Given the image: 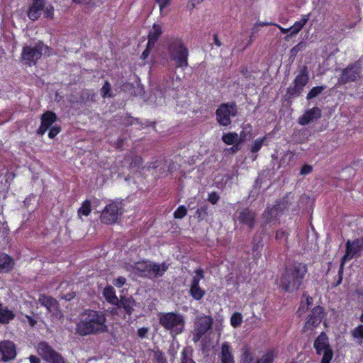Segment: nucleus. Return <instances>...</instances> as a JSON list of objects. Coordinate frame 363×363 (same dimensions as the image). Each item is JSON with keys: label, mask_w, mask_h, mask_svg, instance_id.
<instances>
[{"label": "nucleus", "mask_w": 363, "mask_h": 363, "mask_svg": "<svg viewBox=\"0 0 363 363\" xmlns=\"http://www.w3.org/2000/svg\"><path fill=\"white\" fill-rule=\"evenodd\" d=\"M252 126L250 124H245L242 126V130L238 135L239 141L242 143L252 138Z\"/></svg>", "instance_id": "obj_31"}, {"label": "nucleus", "mask_w": 363, "mask_h": 363, "mask_svg": "<svg viewBox=\"0 0 363 363\" xmlns=\"http://www.w3.org/2000/svg\"><path fill=\"white\" fill-rule=\"evenodd\" d=\"M363 250V238L355 239L353 241L348 240L346 242L345 254L342 257L340 268L338 270V280L335 286L341 284L342 281L343 269L345 263L359 254Z\"/></svg>", "instance_id": "obj_5"}, {"label": "nucleus", "mask_w": 363, "mask_h": 363, "mask_svg": "<svg viewBox=\"0 0 363 363\" xmlns=\"http://www.w3.org/2000/svg\"><path fill=\"white\" fill-rule=\"evenodd\" d=\"M167 354L170 357V362H173L177 354V347H176L174 344H171L167 350Z\"/></svg>", "instance_id": "obj_52"}, {"label": "nucleus", "mask_w": 363, "mask_h": 363, "mask_svg": "<svg viewBox=\"0 0 363 363\" xmlns=\"http://www.w3.org/2000/svg\"><path fill=\"white\" fill-rule=\"evenodd\" d=\"M289 233L283 230H279L276 233V240L281 242L282 241H286Z\"/></svg>", "instance_id": "obj_50"}, {"label": "nucleus", "mask_w": 363, "mask_h": 363, "mask_svg": "<svg viewBox=\"0 0 363 363\" xmlns=\"http://www.w3.org/2000/svg\"><path fill=\"white\" fill-rule=\"evenodd\" d=\"M61 128L60 126H53L50 128L48 136L50 138H54L60 131Z\"/></svg>", "instance_id": "obj_57"}, {"label": "nucleus", "mask_w": 363, "mask_h": 363, "mask_svg": "<svg viewBox=\"0 0 363 363\" xmlns=\"http://www.w3.org/2000/svg\"><path fill=\"white\" fill-rule=\"evenodd\" d=\"M143 165V159L140 156L133 157L130 164V168H140Z\"/></svg>", "instance_id": "obj_49"}, {"label": "nucleus", "mask_w": 363, "mask_h": 363, "mask_svg": "<svg viewBox=\"0 0 363 363\" xmlns=\"http://www.w3.org/2000/svg\"><path fill=\"white\" fill-rule=\"evenodd\" d=\"M189 294L195 300L199 301L204 296L206 291L200 287L197 279H194L191 281Z\"/></svg>", "instance_id": "obj_25"}, {"label": "nucleus", "mask_w": 363, "mask_h": 363, "mask_svg": "<svg viewBox=\"0 0 363 363\" xmlns=\"http://www.w3.org/2000/svg\"><path fill=\"white\" fill-rule=\"evenodd\" d=\"M361 64L359 61L355 62L352 65L345 68L340 77L339 83L345 84L349 82H355L361 77Z\"/></svg>", "instance_id": "obj_11"}, {"label": "nucleus", "mask_w": 363, "mask_h": 363, "mask_svg": "<svg viewBox=\"0 0 363 363\" xmlns=\"http://www.w3.org/2000/svg\"><path fill=\"white\" fill-rule=\"evenodd\" d=\"M153 359L156 363H168L164 353L160 350L153 351Z\"/></svg>", "instance_id": "obj_44"}, {"label": "nucleus", "mask_w": 363, "mask_h": 363, "mask_svg": "<svg viewBox=\"0 0 363 363\" xmlns=\"http://www.w3.org/2000/svg\"><path fill=\"white\" fill-rule=\"evenodd\" d=\"M213 322V318L209 315L197 317L195 322V329L199 330L201 333L206 334L211 329Z\"/></svg>", "instance_id": "obj_20"}, {"label": "nucleus", "mask_w": 363, "mask_h": 363, "mask_svg": "<svg viewBox=\"0 0 363 363\" xmlns=\"http://www.w3.org/2000/svg\"><path fill=\"white\" fill-rule=\"evenodd\" d=\"M276 205L281 210L279 211L281 214L290 210L294 211L296 207L294 196L291 193L277 201Z\"/></svg>", "instance_id": "obj_18"}, {"label": "nucleus", "mask_w": 363, "mask_h": 363, "mask_svg": "<svg viewBox=\"0 0 363 363\" xmlns=\"http://www.w3.org/2000/svg\"><path fill=\"white\" fill-rule=\"evenodd\" d=\"M308 272L306 264L295 262L286 267L280 278V287L286 292L293 293L302 285Z\"/></svg>", "instance_id": "obj_2"}, {"label": "nucleus", "mask_w": 363, "mask_h": 363, "mask_svg": "<svg viewBox=\"0 0 363 363\" xmlns=\"http://www.w3.org/2000/svg\"><path fill=\"white\" fill-rule=\"evenodd\" d=\"M45 1L46 0H33L30 6L43 10L45 4Z\"/></svg>", "instance_id": "obj_55"}, {"label": "nucleus", "mask_w": 363, "mask_h": 363, "mask_svg": "<svg viewBox=\"0 0 363 363\" xmlns=\"http://www.w3.org/2000/svg\"><path fill=\"white\" fill-rule=\"evenodd\" d=\"M242 323V316L241 313L235 312L230 318V324L234 328H238L241 325Z\"/></svg>", "instance_id": "obj_42"}, {"label": "nucleus", "mask_w": 363, "mask_h": 363, "mask_svg": "<svg viewBox=\"0 0 363 363\" xmlns=\"http://www.w3.org/2000/svg\"><path fill=\"white\" fill-rule=\"evenodd\" d=\"M106 318L103 312L86 310L80 314L76 332L81 336L96 335L107 332Z\"/></svg>", "instance_id": "obj_1"}, {"label": "nucleus", "mask_w": 363, "mask_h": 363, "mask_svg": "<svg viewBox=\"0 0 363 363\" xmlns=\"http://www.w3.org/2000/svg\"><path fill=\"white\" fill-rule=\"evenodd\" d=\"M306 47V45L303 42H301L298 43L296 46L291 49V55L295 56L297 53L301 50H303Z\"/></svg>", "instance_id": "obj_51"}, {"label": "nucleus", "mask_w": 363, "mask_h": 363, "mask_svg": "<svg viewBox=\"0 0 363 363\" xmlns=\"http://www.w3.org/2000/svg\"><path fill=\"white\" fill-rule=\"evenodd\" d=\"M100 94L103 98H113L114 96L111 89V84L108 80L104 82V84L100 90Z\"/></svg>", "instance_id": "obj_37"}, {"label": "nucleus", "mask_w": 363, "mask_h": 363, "mask_svg": "<svg viewBox=\"0 0 363 363\" xmlns=\"http://www.w3.org/2000/svg\"><path fill=\"white\" fill-rule=\"evenodd\" d=\"M303 297H306V303H301V306L297 311V313L299 314V315H301L302 312H304V308L305 305H306V309L308 308V306H311L313 304V299L312 297L309 296H306L305 294L303 295Z\"/></svg>", "instance_id": "obj_46"}, {"label": "nucleus", "mask_w": 363, "mask_h": 363, "mask_svg": "<svg viewBox=\"0 0 363 363\" xmlns=\"http://www.w3.org/2000/svg\"><path fill=\"white\" fill-rule=\"evenodd\" d=\"M49 48L42 41L38 42L35 46H24L22 50V58L28 65H35L43 54L48 52Z\"/></svg>", "instance_id": "obj_8"}, {"label": "nucleus", "mask_w": 363, "mask_h": 363, "mask_svg": "<svg viewBox=\"0 0 363 363\" xmlns=\"http://www.w3.org/2000/svg\"><path fill=\"white\" fill-rule=\"evenodd\" d=\"M324 315V309L321 306H316L313 308L308 315L305 327L313 328L317 327L322 321Z\"/></svg>", "instance_id": "obj_15"}, {"label": "nucleus", "mask_w": 363, "mask_h": 363, "mask_svg": "<svg viewBox=\"0 0 363 363\" xmlns=\"http://www.w3.org/2000/svg\"><path fill=\"white\" fill-rule=\"evenodd\" d=\"M219 199V196L216 192H212L208 195V200L212 204H215Z\"/></svg>", "instance_id": "obj_59"}, {"label": "nucleus", "mask_w": 363, "mask_h": 363, "mask_svg": "<svg viewBox=\"0 0 363 363\" xmlns=\"http://www.w3.org/2000/svg\"><path fill=\"white\" fill-rule=\"evenodd\" d=\"M147 333H148V328H141L138 330V335L141 338L146 337Z\"/></svg>", "instance_id": "obj_63"}, {"label": "nucleus", "mask_w": 363, "mask_h": 363, "mask_svg": "<svg viewBox=\"0 0 363 363\" xmlns=\"http://www.w3.org/2000/svg\"><path fill=\"white\" fill-rule=\"evenodd\" d=\"M103 296L106 301L109 303L116 306L118 303V300L120 298H118L116 295V291L112 286H107L103 290Z\"/></svg>", "instance_id": "obj_26"}, {"label": "nucleus", "mask_w": 363, "mask_h": 363, "mask_svg": "<svg viewBox=\"0 0 363 363\" xmlns=\"http://www.w3.org/2000/svg\"><path fill=\"white\" fill-rule=\"evenodd\" d=\"M75 295H76V294L74 291H71V292H67V293L62 292L61 294V297H62V298H63L66 301H71L72 299H73L75 297Z\"/></svg>", "instance_id": "obj_58"}, {"label": "nucleus", "mask_w": 363, "mask_h": 363, "mask_svg": "<svg viewBox=\"0 0 363 363\" xmlns=\"http://www.w3.org/2000/svg\"><path fill=\"white\" fill-rule=\"evenodd\" d=\"M309 14L305 16L301 21L296 22L291 28H288L287 30H290V36L296 35L302 28L306 25L308 21Z\"/></svg>", "instance_id": "obj_32"}, {"label": "nucleus", "mask_w": 363, "mask_h": 363, "mask_svg": "<svg viewBox=\"0 0 363 363\" xmlns=\"http://www.w3.org/2000/svg\"><path fill=\"white\" fill-rule=\"evenodd\" d=\"M238 106L235 102L221 104L216 111V121L223 126H228L231 124L230 116H237Z\"/></svg>", "instance_id": "obj_9"}, {"label": "nucleus", "mask_w": 363, "mask_h": 363, "mask_svg": "<svg viewBox=\"0 0 363 363\" xmlns=\"http://www.w3.org/2000/svg\"><path fill=\"white\" fill-rule=\"evenodd\" d=\"M136 302L130 295H123L120 296L118 303L116 305L118 309L123 308L126 315H130L134 311V306Z\"/></svg>", "instance_id": "obj_17"}, {"label": "nucleus", "mask_w": 363, "mask_h": 363, "mask_svg": "<svg viewBox=\"0 0 363 363\" xmlns=\"http://www.w3.org/2000/svg\"><path fill=\"white\" fill-rule=\"evenodd\" d=\"M91 211V202L89 200H86L82 203V206L79 208L78 216H80L81 215H84L87 216L89 215Z\"/></svg>", "instance_id": "obj_40"}, {"label": "nucleus", "mask_w": 363, "mask_h": 363, "mask_svg": "<svg viewBox=\"0 0 363 363\" xmlns=\"http://www.w3.org/2000/svg\"><path fill=\"white\" fill-rule=\"evenodd\" d=\"M327 86L321 85L313 87L310 91L308 93L306 99L308 100H311L315 97H317L319 94H320L325 89Z\"/></svg>", "instance_id": "obj_39"}, {"label": "nucleus", "mask_w": 363, "mask_h": 363, "mask_svg": "<svg viewBox=\"0 0 363 363\" xmlns=\"http://www.w3.org/2000/svg\"><path fill=\"white\" fill-rule=\"evenodd\" d=\"M281 211L277 205H274L272 207H268L263 213L264 223L266 224H270L273 221L276 220L277 217L281 216Z\"/></svg>", "instance_id": "obj_23"}, {"label": "nucleus", "mask_w": 363, "mask_h": 363, "mask_svg": "<svg viewBox=\"0 0 363 363\" xmlns=\"http://www.w3.org/2000/svg\"><path fill=\"white\" fill-rule=\"evenodd\" d=\"M253 246H252V252L255 258H259L260 257V251L259 250L262 247L263 245L261 242L262 238L260 236L255 235L253 238Z\"/></svg>", "instance_id": "obj_35"}, {"label": "nucleus", "mask_w": 363, "mask_h": 363, "mask_svg": "<svg viewBox=\"0 0 363 363\" xmlns=\"http://www.w3.org/2000/svg\"><path fill=\"white\" fill-rule=\"evenodd\" d=\"M160 6V10L162 12V10L166 8L169 4L170 0H155Z\"/></svg>", "instance_id": "obj_61"}, {"label": "nucleus", "mask_w": 363, "mask_h": 363, "mask_svg": "<svg viewBox=\"0 0 363 363\" xmlns=\"http://www.w3.org/2000/svg\"><path fill=\"white\" fill-rule=\"evenodd\" d=\"M122 214L121 204L111 203L106 206L101 215V220L104 224H112L117 221L119 215Z\"/></svg>", "instance_id": "obj_12"}, {"label": "nucleus", "mask_w": 363, "mask_h": 363, "mask_svg": "<svg viewBox=\"0 0 363 363\" xmlns=\"http://www.w3.org/2000/svg\"><path fill=\"white\" fill-rule=\"evenodd\" d=\"M354 338L359 340V344H362L363 340V325H359L352 331Z\"/></svg>", "instance_id": "obj_45"}, {"label": "nucleus", "mask_w": 363, "mask_h": 363, "mask_svg": "<svg viewBox=\"0 0 363 363\" xmlns=\"http://www.w3.org/2000/svg\"><path fill=\"white\" fill-rule=\"evenodd\" d=\"M151 263L148 262H138L135 264L134 269L141 277H150Z\"/></svg>", "instance_id": "obj_27"}, {"label": "nucleus", "mask_w": 363, "mask_h": 363, "mask_svg": "<svg viewBox=\"0 0 363 363\" xmlns=\"http://www.w3.org/2000/svg\"><path fill=\"white\" fill-rule=\"evenodd\" d=\"M308 69L306 65L300 67L298 74L293 81L292 84L287 89L286 94L289 98L298 97L302 93L304 86L309 80Z\"/></svg>", "instance_id": "obj_6"}, {"label": "nucleus", "mask_w": 363, "mask_h": 363, "mask_svg": "<svg viewBox=\"0 0 363 363\" xmlns=\"http://www.w3.org/2000/svg\"><path fill=\"white\" fill-rule=\"evenodd\" d=\"M196 276H194L192 280L197 279L198 283H199L200 280L204 277L203 271L201 269H199L196 270Z\"/></svg>", "instance_id": "obj_62"}, {"label": "nucleus", "mask_w": 363, "mask_h": 363, "mask_svg": "<svg viewBox=\"0 0 363 363\" xmlns=\"http://www.w3.org/2000/svg\"><path fill=\"white\" fill-rule=\"evenodd\" d=\"M160 323L170 331L172 336L181 334L184 329L185 320L182 314L178 313H164L160 315Z\"/></svg>", "instance_id": "obj_3"}, {"label": "nucleus", "mask_w": 363, "mask_h": 363, "mask_svg": "<svg viewBox=\"0 0 363 363\" xmlns=\"http://www.w3.org/2000/svg\"><path fill=\"white\" fill-rule=\"evenodd\" d=\"M235 218L240 224L247 225L250 230L252 229L255 225L256 214L255 212L250 208L238 209L235 214Z\"/></svg>", "instance_id": "obj_13"}, {"label": "nucleus", "mask_w": 363, "mask_h": 363, "mask_svg": "<svg viewBox=\"0 0 363 363\" xmlns=\"http://www.w3.org/2000/svg\"><path fill=\"white\" fill-rule=\"evenodd\" d=\"M219 358L221 363H235L232 349L228 342L222 344Z\"/></svg>", "instance_id": "obj_21"}, {"label": "nucleus", "mask_w": 363, "mask_h": 363, "mask_svg": "<svg viewBox=\"0 0 363 363\" xmlns=\"http://www.w3.org/2000/svg\"><path fill=\"white\" fill-rule=\"evenodd\" d=\"M312 169H313L312 166L308 165V164H304L302 167V168L301 169L300 174L301 175L308 174L312 172Z\"/></svg>", "instance_id": "obj_60"}, {"label": "nucleus", "mask_w": 363, "mask_h": 363, "mask_svg": "<svg viewBox=\"0 0 363 363\" xmlns=\"http://www.w3.org/2000/svg\"><path fill=\"white\" fill-rule=\"evenodd\" d=\"M15 265L14 259L5 253H0V273L11 272Z\"/></svg>", "instance_id": "obj_22"}, {"label": "nucleus", "mask_w": 363, "mask_h": 363, "mask_svg": "<svg viewBox=\"0 0 363 363\" xmlns=\"http://www.w3.org/2000/svg\"><path fill=\"white\" fill-rule=\"evenodd\" d=\"M125 281L126 279L125 277H118V278L113 279V284L118 288H121L125 284Z\"/></svg>", "instance_id": "obj_54"}, {"label": "nucleus", "mask_w": 363, "mask_h": 363, "mask_svg": "<svg viewBox=\"0 0 363 363\" xmlns=\"http://www.w3.org/2000/svg\"><path fill=\"white\" fill-rule=\"evenodd\" d=\"M169 268V264L163 262L162 264L151 263L150 279L162 277Z\"/></svg>", "instance_id": "obj_24"}, {"label": "nucleus", "mask_w": 363, "mask_h": 363, "mask_svg": "<svg viewBox=\"0 0 363 363\" xmlns=\"http://www.w3.org/2000/svg\"><path fill=\"white\" fill-rule=\"evenodd\" d=\"M196 213L199 220H203L207 216L206 207L198 208Z\"/></svg>", "instance_id": "obj_56"}, {"label": "nucleus", "mask_w": 363, "mask_h": 363, "mask_svg": "<svg viewBox=\"0 0 363 363\" xmlns=\"http://www.w3.org/2000/svg\"><path fill=\"white\" fill-rule=\"evenodd\" d=\"M96 94L93 90L83 89L79 96V102L86 104L87 102H95Z\"/></svg>", "instance_id": "obj_30"}, {"label": "nucleus", "mask_w": 363, "mask_h": 363, "mask_svg": "<svg viewBox=\"0 0 363 363\" xmlns=\"http://www.w3.org/2000/svg\"><path fill=\"white\" fill-rule=\"evenodd\" d=\"M37 352L48 363H66L61 354L55 351L47 342L42 341L37 345Z\"/></svg>", "instance_id": "obj_10"}, {"label": "nucleus", "mask_w": 363, "mask_h": 363, "mask_svg": "<svg viewBox=\"0 0 363 363\" xmlns=\"http://www.w3.org/2000/svg\"><path fill=\"white\" fill-rule=\"evenodd\" d=\"M242 143L238 141L235 144H233V146L230 148V150L232 151L233 153L238 152L241 149Z\"/></svg>", "instance_id": "obj_64"}, {"label": "nucleus", "mask_w": 363, "mask_h": 363, "mask_svg": "<svg viewBox=\"0 0 363 363\" xmlns=\"http://www.w3.org/2000/svg\"><path fill=\"white\" fill-rule=\"evenodd\" d=\"M265 140V138H263L262 139H258V140H256L252 147H251V152L252 153H256L262 147V145H263V143H264V140Z\"/></svg>", "instance_id": "obj_48"}, {"label": "nucleus", "mask_w": 363, "mask_h": 363, "mask_svg": "<svg viewBox=\"0 0 363 363\" xmlns=\"http://www.w3.org/2000/svg\"><path fill=\"white\" fill-rule=\"evenodd\" d=\"M168 50L170 58L178 67L188 65V50L182 41L178 38H171L168 41Z\"/></svg>", "instance_id": "obj_4"}, {"label": "nucleus", "mask_w": 363, "mask_h": 363, "mask_svg": "<svg viewBox=\"0 0 363 363\" xmlns=\"http://www.w3.org/2000/svg\"><path fill=\"white\" fill-rule=\"evenodd\" d=\"M162 33V30L161 26L154 24L152 29L149 32L148 38L157 41L158 38L161 35Z\"/></svg>", "instance_id": "obj_41"}, {"label": "nucleus", "mask_w": 363, "mask_h": 363, "mask_svg": "<svg viewBox=\"0 0 363 363\" xmlns=\"http://www.w3.org/2000/svg\"><path fill=\"white\" fill-rule=\"evenodd\" d=\"M321 117V110L318 107H313L305 112V113L298 118V123L301 125H306L315 120Z\"/></svg>", "instance_id": "obj_19"}, {"label": "nucleus", "mask_w": 363, "mask_h": 363, "mask_svg": "<svg viewBox=\"0 0 363 363\" xmlns=\"http://www.w3.org/2000/svg\"><path fill=\"white\" fill-rule=\"evenodd\" d=\"M56 121L57 116L52 111H48L41 116V123L45 128H50Z\"/></svg>", "instance_id": "obj_29"}, {"label": "nucleus", "mask_w": 363, "mask_h": 363, "mask_svg": "<svg viewBox=\"0 0 363 363\" xmlns=\"http://www.w3.org/2000/svg\"><path fill=\"white\" fill-rule=\"evenodd\" d=\"M15 317L12 311L9 310L7 307H4L0 303V323L7 324Z\"/></svg>", "instance_id": "obj_28"}, {"label": "nucleus", "mask_w": 363, "mask_h": 363, "mask_svg": "<svg viewBox=\"0 0 363 363\" xmlns=\"http://www.w3.org/2000/svg\"><path fill=\"white\" fill-rule=\"evenodd\" d=\"M222 140L227 145H233L239 141L238 134L236 133H224L222 136Z\"/></svg>", "instance_id": "obj_36"}, {"label": "nucleus", "mask_w": 363, "mask_h": 363, "mask_svg": "<svg viewBox=\"0 0 363 363\" xmlns=\"http://www.w3.org/2000/svg\"><path fill=\"white\" fill-rule=\"evenodd\" d=\"M240 363H257L253 354L247 347L243 350Z\"/></svg>", "instance_id": "obj_38"}, {"label": "nucleus", "mask_w": 363, "mask_h": 363, "mask_svg": "<svg viewBox=\"0 0 363 363\" xmlns=\"http://www.w3.org/2000/svg\"><path fill=\"white\" fill-rule=\"evenodd\" d=\"M313 347L318 355H323L320 363H330L333 357V351L329 343L327 334L322 332L315 340Z\"/></svg>", "instance_id": "obj_7"}, {"label": "nucleus", "mask_w": 363, "mask_h": 363, "mask_svg": "<svg viewBox=\"0 0 363 363\" xmlns=\"http://www.w3.org/2000/svg\"><path fill=\"white\" fill-rule=\"evenodd\" d=\"M38 301L41 306L45 307L48 311L52 315L55 316L58 315L59 306L56 299L52 296L40 294Z\"/></svg>", "instance_id": "obj_16"}, {"label": "nucleus", "mask_w": 363, "mask_h": 363, "mask_svg": "<svg viewBox=\"0 0 363 363\" xmlns=\"http://www.w3.org/2000/svg\"><path fill=\"white\" fill-rule=\"evenodd\" d=\"M193 348L191 346H186L182 352L181 363H196L192 359Z\"/></svg>", "instance_id": "obj_33"}, {"label": "nucleus", "mask_w": 363, "mask_h": 363, "mask_svg": "<svg viewBox=\"0 0 363 363\" xmlns=\"http://www.w3.org/2000/svg\"><path fill=\"white\" fill-rule=\"evenodd\" d=\"M16 357V349L14 343L10 340L0 342V362H7Z\"/></svg>", "instance_id": "obj_14"}, {"label": "nucleus", "mask_w": 363, "mask_h": 363, "mask_svg": "<svg viewBox=\"0 0 363 363\" xmlns=\"http://www.w3.org/2000/svg\"><path fill=\"white\" fill-rule=\"evenodd\" d=\"M276 356L277 354L274 350H269L261 357L257 359V363H273Z\"/></svg>", "instance_id": "obj_34"}, {"label": "nucleus", "mask_w": 363, "mask_h": 363, "mask_svg": "<svg viewBox=\"0 0 363 363\" xmlns=\"http://www.w3.org/2000/svg\"><path fill=\"white\" fill-rule=\"evenodd\" d=\"M43 10H40L39 9L34 8L33 6H30L28 11V16L29 19L34 21L40 16L41 11Z\"/></svg>", "instance_id": "obj_43"}, {"label": "nucleus", "mask_w": 363, "mask_h": 363, "mask_svg": "<svg viewBox=\"0 0 363 363\" xmlns=\"http://www.w3.org/2000/svg\"><path fill=\"white\" fill-rule=\"evenodd\" d=\"M44 16L45 18H52L54 16V7L52 5L43 8Z\"/></svg>", "instance_id": "obj_53"}, {"label": "nucleus", "mask_w": 363, "mask_h": 363, "mask_svg": "<svg viewBox=\"0 0 363 363\" xmlns=\"http://www.w3.org/2000/svg\"><path fill=\"white\" fill-rule=\"evenodd\" d=\"M187 213V209L184 206H180L174 213L175 218H183Z\"/></svg>", "instance_id": "obj_47"}]
</instances>
